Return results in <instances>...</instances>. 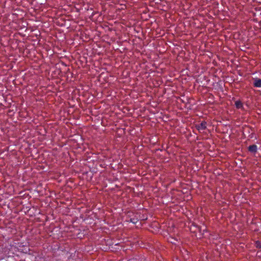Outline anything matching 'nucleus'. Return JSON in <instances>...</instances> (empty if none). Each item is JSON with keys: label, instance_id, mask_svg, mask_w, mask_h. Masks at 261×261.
<instances>
[{"label": "nucleus", "instance_id": "f03ea898", "mask_svg": "<svg viewBox=\"0 0 261 261\" xmlns=\"http://www.w3.org/2000/svg\"><path fill=\"white\" fill-rule=\"evenodd\" d=\"M206 122H202L200 124H197L196 127L199 131H202L206 128Z\"/></svg>", "mask_w": 261, "mask_h": 261}, {"label": "nucleus", "instance_id": "7ed1b4c3", "mask_svg": "<svg viewBox=\"0 0 261 261\" xmlns=\"http://www.w3.org/2000/svg\"><path fill=\"white\" fill-rule=\"evenodd\" d=\"M256 149H257V146L255 145H253L250 146L249 147V150L251 152H256Z\"/></svg>", "mask_w": 261, "mask_h": 261}, {"label": "nucleus", "instance_id": "39448f33", "mask_svg": "<svg viewBox=\"0 0 261 261\" xmlns=\"http://www.w3.org/2000/svg\"><path fill=\"white\" fill-rule=\"evenodd\" d=\"M169 241L172 243V244H176V242L177 241V240H176L175 239H173V238H171Z\"/></svg>", "mask_w": 261, "mask_h": 261}, {"label": "nucleus", "instance_id": "20e7f679", "mask_svg": "<svg viewBox=\"0 0 261 261\" xmlns=\"http://www.w3.org/2000/svg\"><path fill=\"white\" fill-rule=\"evenodd\" d=\"M235 105L238 109H242L243 108V103L241 101H236Z\"/></svg>", "mask_w": 261, "mask_h": 261}, {"label": "nucleus", "instance_id": "f257e3e1", "mask_svg": "<svg viewBox=\"0 0 261 261\" xmlns=\"http://www.w3.org/2000/svg\"><path fill=\"white\" fill-rule=\"evenodd\" d=\"M253 86L256 88L261 87V79L255 78L253 79Z\"/></svg>", "mask_w": 261, "mask_h": 261}]
</instances>
